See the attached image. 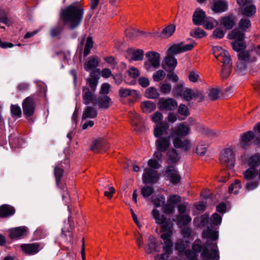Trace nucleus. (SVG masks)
<instances>
[{"instance_id":"63","label":"nucleus","mask_w":260,"mask_h":260,"mask_svg":"<svg viewBox=\"0 0 260 260\" xmlns=\"http://www.w3.org/2000/svg\"><path fill=\"white\" fill-rule=\"evenodd\" d=\"M11 112L13 116L19 117L21 114L20 108L16 105H12L11 107Z\"/></svg>"},{"instance_id":"20","label":"nucleus","mask_w":260,"mask_h":260,"mask_svg":"<svg viewBox=\"0 0 260 260\" xmlns=\"http://www.w3.org/2000/svg\"><path fill=\"white\" fill-rule=\"evenodd\" d=\"M152 216L153 218L154 219L155 222L157 224H162L161 226L166 224H170L172 227V231L173 232V226L171 223L166 222L165 223L166 221V217L162 214H160L159 211L156 209H154L152 211ZM161 233L163 234L162 232V227H161Z\"/></svg>"},{"instance_id":"42","label":"nucleus","mask_w":260,"mask_h":260,"mask_svg":"<svg viewBox=\"0 0 260 260\" xmlns=\"http://www.w3.org/2000/svg\"><path fill=\"white\" fill-rule=\"evenodd\" d=\"M241 187L242 185L240 183V181L238 180H236L235 182L229 186V192L230 193L237 194Z\"/></svg>"},{"instance_id":"30","label":"nucleus","mask_w":260,"mask_h":260,"mask_svg":"<svg viewBox=\"0 0 260 260\" xmlns=\"http://www.w3.org/2000/svg\"><path fill=\"white\" fill-rule=\"evenodd\" d=\"M111 99L107 95H101L98 97L97 104L103 109H107L111 105Z\"/></svg>"},{"instance_id":"7","label":"nucleus","mask_w":260,"mask_h":260,"mask_svg":"<svg viewBox=\"0 0 260 260\" xmlns=\"http://www.w3.org/2000/svg\"><path fill=\"white\" fill-rule=\"evenodd\" d=\"M159 179L157 172L151 168H145L142 176L143 182L144 183H154Z\"/></svg>"},{"instance_id":"34","label":"nucleus","mask_w":260,"mask_h":260,"mask_svg":"<svg viewBox=\"0 0 260 260\" xmlns=\"http://www.w3.org/2000/svg\"><path fill=\"white\" fill-rule=\"evenodd\" d=\"M203 236L207 238V240L204 244H206L207 242H208V244L210 245L212 244H214L213 242H210V240H216L218 237V235L217 232L212 231L210 229L204 232ZM215 244L216 245V243H215Z\"/></svg>"},{"instance_id":"12","label":"nucleus","mask_w":260,"mask_h":260,"mask_svg":"<svg viewBox=\"0 0 260 260\" xmlns=\"http://www.w3.org/2000/svg\"><path fill=\"white\" fill-rule=\"evenodd\" d=\"M93 93L94 92L91 91L88 87H83L82 102L84 104H92L94 106L97 104V100Z\"/></svg>"},{"instance_id":"60","label":"nucleus","mask_w":260,"mask_h":260,"mask_svg":"<svg viewBox=\"0 0 260 260\" xmlns=\"http://www.w3.org/2000/svg\"><path fill=\"white\" fill-rule=\"evenodd\" d=\"M239 27L242 30H245L250 26V21L249 19H242L239 22Z\"/></svg>"},{"instance_id":"22","label":"nucleus","mask_w":260,"mask_h":260,"mask_svg":"<svg viewBox=\"0 0 260 260\" xmlns=\"http://www.w3.org/2000/svg\"><path fill=\"white\" fill-rule=\"evenodd\" d=\"M26 232L25 226H19L9 231V237L12 239H17L23 236Z\"/></svg>"},{"instance_id":"6","label":"nucleus","mask_w":260,"mask_h":260,"mask_svg":"<svg viewBox=\"0 0 260 260\" xmlns=\"http://www.w3.org/2000/svg\"><path fill=\"white\" fill-rule=\"evenodd\" d=\"M220 160L222 164L226 165L228 167H233L235 161L233 150L230 148L223 149L220 153Z\"/></svg>"},{"instance_id":"15","label":"nucleus","mask_w":260,"mask_h":260,"mask_svg":"<svg viewBox=\"0 0 260 260\" xmlns=\"http://www.w3.org/2000/svg\"><path fill=\"white\" fill-rule=\"evenodd\" d=\"M185 100L189 101L192 99L200 98L202 100L203 98L202 93L197 90H192L189 88H185L181 96Z\"/></svg>"},{"instance_id":"54","label":"nucleus","mask_w":260,"mask_h":260,"mask_svg":"<svg viewBox=\"0 0 260 260\" xmlns=\"http://www.w3.org/2000/svg\"><path fill=\"white\" fill-rule=\"evenodd\" d=\"M163 115L159 112H155L151 115V120L155 123L159 124L162 123Z\"/></svg>"},{"instance_id":"53","label":"nucleus","mask_w":260,"mask_h":260,"mask_svg":"<svg viewBox=\"0 0 260 260\" xmlns=\"http://www.w3.org/2000/svg\"><path fill=\"white\" fill-rule=\"evenodd\" d=\"M0 22H3L8 26L11 24V21L8 17L6 12L1 9H0Z\"/></svg>"},{"instance_id":"49","label":"nucleus","mask_w":260,"mask_h":260,"mask_svg":"<svg viewBox=\"0 0 260 260\" xmlns=\"http://www.w3.org/2000/svg\"><path fill=\"white\" fill-rule=\"evenodd\" d=\"M178 223L182 225H187L191 220V217L188 215H179L177 216Z\"/></svg>"},{"instance_id":"52","label":"nucleus","mask_w":260,"mask_h":260,"mask_svg":"<svg viewBox=\"0 0 260 260\" xmlns=\"http://www.w3.org/2000/svg\"><path fill=\"white\" fill-rule=\"evenodd\" d=\"M104 142L101 140H95L91 147L92 151L94 152H99L103 149Z\"/></svg>"},{"instance_id":"40","label":"nucleus","mask_w":260,"mask_h":260,"mask_svg":"<svg viewBox=\"0 0 260 260\" xmlns=\"http://www.w3.org/2000/svg\"><path fill=\"white\" fill-rule=\"evenodd\" d=\"M231 72V60L228 62V63L223 64L222 71L221 73V76L222 79H226L229 75H230Z\"/></svg>"},{"instance_id":"18","label":"nucleus","mask_w":260,"mask_h":260,"mask_svg":"<svg viewBox=\"0 0 260 260\" xmlns=\"http://www.w3.org/2000/svg\"><path fill=\"white\" fill-rule=\"evenodd\" d=\"M126 56L129 60H142L144 56V51L141 49H130L127 52Z\"/></svg>"},{"instance_id":"48","label":"nucleus","mask_w":260,"mask_h":260,"mask_svg":"<svg viewBox=\"0 0 260 260\" xmlns=\"http://www.w3.org/2000/svg\"><path fill=\"white\" fill-rule=\"evenodd\" d=\"M185 88H183V84L179 83L173 89V94L174 96H181Z\"/></svg>"},{"instance_id":"21","label":"nucleus","mask_w":260,"mask_h":260,"mask_svg":"<svg viewBox=\"0 0 260 260\" xmlns=\"http://www.w3.org/2000/svg\"><path fill=\"white\" fill-rule=\"evenodd\" d=\"M212 10L215 12H223L228 10L227 3L223 0H214L211 6Z\"/></svg>"},{"instance_id":"50","label":"nucleus","mask_w":260,"mask_h":260,"mask_svg":"<svg viewBox=\"0 0 260 260\" xmlns=\"http://www.w3.org/2000/svg\"><path fill=\"white\" fill-rule=\"evenodd\" d=\"M54 172L56 178V184L59 186L60 179L62 176L63 170L61 167H60L59 166H56L54 168Z\"/></svg>"},{"instance_id":"39","label":"nucleus","mask_w":260,"mask_h":260,"mask_svg":"<svg viewBox=\"0 0 260 260\" xmlns=\"http://www.w3.org/2000/svg\"><path fill=\"white\" fill-rule=\"evenodd\" d=\"M244 34L238 29H234L229 35V38L230 39H235V40H244Z\"/></svg>"},{"instance_id":"16","label":"nucleus","mask_w":260,"mask_h":260,"mask_svg":"<svg viewBox=\"0 0 260 260\" xmlns=\"http://www.w3.org/2000/svg\"><path fill=\"white\" fill-rule=\"evenodd\" d=\"M170 136L158 138L155 141L156 149L161 151H166L170 145Z\"/></svg>"},{"instance_id":"9","label":"nucleus","mask_w":260,"mask_h":260,"mask_svg":"<svg viewBox=\"0 0 260 260\" xmlns=\"http://www.w3.org/2000/svg\"><path fill=\"white\" fill-rule=\"evenodd\" d=\"M158 106L161 111H171L177 108V103L172 98H161L158 103Z\"/></svg>"},{"instance_id":"19","label":"nucleus","mask_w":260,"mask_h":260,"mask_svg":"<svg viewBox=\"0 0 260 260\" xmlns=\"http://www.w3.org/2000/svg\"><path fill=\"white\" fill-rule=\"evenodd\" d=\"M21 249L28 254H35L38 252L41 249L39 244H23L21 245Z\"/></svg>"},{"instance_id":"57","label":"nucleus","mask_w":260,"mask_h":260,"mask_svg":"<svg viewBox=\"0 0 260 260\" xmlns=\"http://www.w3.org/2000/svg\"><path fill=\"white\" fill-rule=\"evenodd\" d=\"M153 192V188L149 186H145L141 189V194L144 198L149 197Z\"/></svg>"},{"instance_id":"17","label":"nucleus","mask_w":260,"mask_h":260,"mask_svg":"<svg viewBox=\"0 0 260 260\" xmlns=\"http://www.w3.org/2000/svg\"><path fill=\"white\" fill-rule=\"evenodd\" d=\"M169 125L167 124L160 123L156 124L154 127L153 135L155 137L159 138L163 135H168Z\"/></svg>"},{"instance_id":"8","label":"nucleus","mask_w":260,"mask_h":260,"mask_svg":"<svg viewBox=\"0 0 260 260\" xmlns=\"http://www.w3.org/2000/svg\"><path fill=\"white\" fill-rule=\"evenodd\" d=\"M161 249V243H159L155 237L152 236L149 237L147 244L145 246V251L148 254L158 252Z\"/></svg>"},{"instance_id":"1","label":"nucleus","mask_w":260,"mask_h":260,"mask_svg":"<svg viewBox=\"0 0 260 260\" xmlns=\"http://www.w3.org/2000/svg\"><path fill=\"white\" fill-rule=\"evenodd\" d=\"M248 164L251 167L244 172V178L248 180L256 178V180L247 182L246 187L249 190H253L258 187L260 182V169L258 170L255 169L260 165V154L256 153L250 156L248 159Z\"/></svg>"},{"instance_id":"14","label":"nucleus","mask_w":260,"mask_h":260,"mask_svg":"<svg viewBox=\"0 0 260 260\" xmlns=\"http://www.w3.org/2000/svg\"><path fill=\"white\" fill-rule=\"evenodd\" d=\"M164 173V175L168 177L173 183H177L180 180V177L174 166H170L167 167Z\"/></svg>"},{"instance_id":"47","label":"nucleus","mask_w":260,"mask_h":260,"mask_svg":"<svg viewBox=\"0 0 260 260\" xmlns=\"http://www.w3.org/2000/svg\"><path fill=\"white\" fill-rule=\"evenodd\" d=\"M93 47V41L90 37H87L86 44L84 47L83 55L84 56H87L90 53L91 49Z\"/></svg>"},{"instance_id":"62","label":"nucleus","mask_w":260,"mask_h":260,"mask_svg":"<svg viewBox=\"0 0 260 260\" xmlns=\"http://www.w3.org/2000/svg\"><path fill=\"white\" fill-rule=\"evenodd\" d=\"M153 202L156 207H159L165 203V198L163 196L159 195L153 199Z\"/></svg>"},{"instance_id":"26","label":"nucleus","mask_w":260,"mask_h":260,"mask_svg":"<svg viewBox=\"0 0 260 260\" xmlns=\"http://www.w3.org/2000/svg\"><path fill=\"white\" fill-rule=\"evenodd\" d=\"M173 144L175 148H181L183 150L187 151L190 147V142L188 140H181L179 137L174 139Z\"/></svg>"},{"instance_id":"29","label":"nucleus","mask_w":260,"mask_h":260,"mask_svg":"<svg viewBox=\"0 0 260 260\" xmlns=\"http://www.w3.org/2000/svg\"><path fill=\"white\" fill-rule=\"evenodd\" d=\"M205 19V14L204 12L200 9H197L193 13L192 16L193 23L195 25H200Z\"/></svg>"},{"instance_id":"36","label":"nucleus","mask_w":260,"mask_h":260,"mask_svg":"<svg viewBox=\"0 0 260 260\" xmlns=\"http://www.w3.org/2000/svg\"><path fill=\"white\" fill-rule=\"evenodd\" d=\"M165 63L168 67V71L174 70L177 64L176 59L172 56L171 54H169L165 58Z\"/></svg>"},{"instance_id":"37","label":"nucleus","mask_w":260,"mask_h":260,"mask_svg":"<svg viewBox=\"0 0 260 260\" xmlns=\"http://www.w3.org/2000/svg\"><path fill=\"white\" fill-rule=\"evenodd\" d=\"M240 10L243 15L248 17L253 15L256 11L255 6L252 4L244 7H241Z\"/></svg>"},{"instance_id":"28","label":"nucleus","mask_w":260,"mask_h":260,"mask_svg":"<svg viewBox=\"0 0 260 260\" xmlns=\"http://www.w3.org/2000/svg\"><path fill=\"white\" fill-rule=\"evenodd\" d=\"M239 62L237 63V68L242 70L245 68V62L250 60V55L248 52H241L238 55Z\"/></svg>"},{"instance_id":"55","label":"nucleus","mask_w":260,"mask_h":260,"mask_svg":"<svg viewBox=\"0 0 260 260\" xmlns=\"http://www.w3.org/2000/svg\"><path fill=\"white\" fill-rule=\"evenodd\" d=\"M172 86L169 83H162L160 84V90L164 94H169L171 91Z\"/></svg>"},{"instance_id":"45","label":"nucleus","mask_w":260,"mask_h":260,"mask_svg":"<svg viewBox=\"0 0 260 260\" xmlns=\"http://www.w3.org/2000/svg\"><path fill=\"white\" fill-rule=\"evenodd\" d=\"M233 49L237 52L245 48L246 45L244 40H235L232 43Z\"/></svg>"},{"instance_id":"51","label":"nucleus","mask_w":260,"mask_h":260,"mask_svg":"<svg viewBox=\"0 0 260 260\" xmlns=\"http://www.w3.org/2000/svg\"><path fill=\"white\" fill-rule=\"evenodd\" d=\"M190 35L196 38H201L206 36V32L201 28H197L191 30L190 32Z\"/></svg>"},{"instance_id":"56","label":"nucleus","mask_w":260,"mask_h":260,"mask_svg":"<svg viewBox=\"0 0 260 260\" xmlns=\"http://www.w3.org/2000/svg\"><path fill=\"white\" fill-rule=\"evenodd\" d=\"M166 76L165 72L162 70H158L155 72L153 75L154 81L158 82L161 81Z\"/></svg>"},{"instance_id":"38","label":"nucleus","mask_w":260,"mask_h":260,"mask_svg":"<svg viewBox=\"0 0 260 260\" xmlns=\"http://www.w3.org/2000/svg\"><path fill=\"white\" fill-rule=\"evenodd\" d=\"M175 30V26L171 24L165 27L161 32L160 36L163 38H167L172 36Z\"/></svg>"},{"instance_id":"35","label":"nucleus","mask_w":260,"mask_h":260,"mask_svg":"<svg viewBox=\"0 0 260 260\" xmlns=\"http://www.w3.org/2000/svg\"><path fill=\"white\" fill-rule=\"evenodd\" d=\"M167 161L168 163H175L179 159V156L175 149L172 148L169 149L167 153Z\"/></svg>"},{"instance_id":"24","label":"nucleus","mask_w":260,"mask_h":260,"mask_svg":"<svg viewBox=\"0 0 260 260\" xmlns=\"http://www.w3.org/2000/svg\"><path fill=\"white\" fill-rule=\"evenodd\" d=\"M254 134L252 131L244 133L240 138V146L243 148H246L250 145L251 141L254 138Z\"/></svg>"},{"instance_id":"2","label":"nucleus","mask_w":260,"mask_h":260,"mask_svg":"<svg viewBox=\"0 0 260 260\" xmlns=\"http://www.w3.org/2000/svg\"><path fill=\"white\" fill-rule=\"evenodd\" d=\"M61 15L64 24L74 29L82 20L83 9L78 3H74L62 10Z\"/></svg>"},{"instance_id":"4","label":"nucleus","mask_w":260,"mask_h":260,"mask_svg":"<svg viewBox=\"0 0 260 260\" xmlns=\"http://www.w3.org/2000/svg\"><path fill=\"white\" fill-rule=\"evenodd\" d=\"M148 60L144 63V67L147 71H152L158 68L160 66V55L154 51L148 52L146 53Z\"/></svg>"},{"instance_id":"61","label":"nucleus","mask_w":260,"mask_h":260,"mask_svg":"<svg viewBox=\"0 0 260 260\" xmlns=\"http://www.w3.org/2000/svg\"><path fill=\"white\" fill-rule=\"evenodd\" d=\"M178 112L181 115L187 116L189 115V111L187 107L184 105L181 104L178 107Z\"/></svg>"},{"instance_id":"27","label":"nucleus","mask_w":260,"mask_h":260,"mask_svg":"<svg viewBox=\"0 0 260 260\" xmlns=\"http://www.w3.org/2000/svg\"><path fill=\"white\" fill-rule=\"evenodd\" d=\"M15 212V208L9 205L5 204L0 206V217L5 218L12 216Z\"/></svg>"},{"instance_id":"5","label":"nucleus","mask_w":260,"mask_h":260,"mask_svg":"<svg viewBox=\"0 0 260 260\" xmlns=\"http://www.w3.org/2000/svg\"><path fill=\"white\" fill-rule=\"evenodd\" d=\"M212 51L215 57L223 64L228 63L231 60L229 52L221 47L218 46L213 47Z\"/></svg>"},{"instance_id":"59","label":"nucleus","mask_w":260,"mask_h":260,"mask_svg":"<svg viewBox=\"0 0 260 260\" xmlns=\"http://www.w3.org/2000/svg\"><path fill=\"white\" fill-rule=\"evenodd\" d=\"M188 79L190 82H198L200 79V76L198 72L196 70L191 71L189 74Z\"/></svg>"},{"instance_id":"23","label":"nucleus","mask_w":260,"mask_h":260,"mask_svg":"<svg viewBox=\"0 0 260 260\" xmlns=\"http://www.w3.org/2000/svg\"><path fill=\"white\" fill-rule=\"evenodd\" d=\"M100 73V69H97L96 71L91 72V78L87 79V82L91 89L90 90L92 91V92L95 91L96 87L98 84L99 77L98 76H96V74H98L99 75Z\"/></svg>"},{"instance_id":"13","label":"nucleus","mask_w":260,"mask_h":260,"mask_svg":"<svg viewBox=\"0 0 260 260\" xmlns=\"http://www.w3.org/2000/svg\"><path fill=\"white\" fill-rule=\"evenodd\" d=\"M190 127L184 123L176 125L171 130V135L175 137H185L190 133Z\"/></svg>"},{"instance_id":"32","label":"nucleus","mask_w":260,"mask_h":260,"mask_svg":"<svg viewBox=\"0 0 260 260\" xmlns=\"http://www.w3.org/2000/svg\"><path fill=\"white\" fill-rule=\"evenodd\" d=\"M97 111L93 107L90 106L86 107L82 114V119L87 118H94L97 116Z\"/></svg>"},{"instance_id":"46","label":"nucleus","mask_w":260,"mask_h":260,"mask_svg":"<svg viewBox=\"0 0 260 260\" xmlns=\"http://www.w3.org/2000/svg\"><path fill=\"white\" fill-rule=\"evenodd\" d=\"M145 95L149 99H156L159 96V94L155 88L150 87L147 89Z\"/></svg>"},{"instance_id":"25","label":"nucleus","mask_w":260,"mask_h":260,"mask_svg":"<svg viewBox=\"0 0 260 260\" xmlns=\"http://www.w3.org/2000/svg\"><path fill=\"white\" fill-rule=\"evenodd\" d=\"M99 62V60L96 56H90L84 63V69L87 72L96 71L97 69L95 70H93L98 66Z\"/></svg>"},{"instance_id":"31","label":"nucleus","mask_w":260,"mask_h":260,"mask_svg":"<svg viewBox=\"0 0 260 260\" xmlns=\"http://www.w3.org/2000/svg\"><path fill=\"white\" fill-rule=\"evenodd\" d=\"M220 23L226 29H230L235 23V18L232 15L225 16L221 19Z\"/></svg>"},{"instance_id":"41","label":"nucleus","mask_w":260,"mask_h":260,"mask_svg":"<svg viewBox=\"0 0 260 260\" xmlns=\"http://www.w3.org/2000/svg\"><path fill=\"white\" fill-rule=\"evenodd\" d=\"M129 117L132 120L133 125L138 126L143 124V120L135 111L132 112L129 114Z\"/></svg>"},{"instance_id":"3","label":"nucleus","mask_w":260,"mask_h":260,"mask_svg":"<svg viewBox=\"0 0 260 260\" xmlns=\"http://www.w3.org/2000/svg\"><path fill=\"white\" fill-rule=\"evenodd\" d=\"M163 234L160 235L161 238L164 240L165 245L164 246V253L157 254L155 256V260H167L169 254L172 252L173 242L171 241L172 235V227L170 224H166L162 226Z\"/></svg>"},{"instance_id":"10","label":"nucleus","mask_w":260,"mask_h":260,"mask_svg":"<svg viewBox=\"0 0 260 260\" xmlns=\"http://www.w3.org/2000/svg\"><path fill=\"white\" fill-rule=\"evenodd\" d=\"M194 47L193 44H184L183 43L174 44L171 46L168 52L169 54H176L181 52L191 50Z\"/></svg>"},{"instance_id":"11","label":"nucleus","mask_w":260,"mask_h":260,"mask_svg":"<svg viewBox=\"0 0 260 260\" xmlns=\"http://www.w3.org/2000/svg\"><path fill=\"white\" fill-rule=\"evenodd\" d=\"M22 108L23 113L25 116L30 117L34 114L35 103L32 96L27 97L23 100Z\"/></svg>"},{"instance_id":"64","label":"nucleus","mask_w":260,"mask_h":260,"mask_svg":"<svg viewBox=\"0 0 260 260\" xmlns=\"http://www.w3.org/2000/svg\"><path fill=\"white\" fill-rule=\"evenodd\" d=\"M128 75L133 78H136L139 76V71L137 68L134 67H131L128 70Z\"/></svg>"},{"instance_id":"58","label":"nucleus","mask_w":260,"mask_h":260,"mask_svg":"<svg viewBox=\"0 0 260 260\" xmlns=\"http://www.w3.org/2000/svg\"><path fill=\"white\" fill-rule=\"evenodd\" d=\"M181 201V198L176 194L170 195L168 197L167 202L173 204L174 206Z\"/></svg>"},{"instance_id":"44","label":"nucleus","mask_w":260,"mask_h":260,"mask_svg":"<svg viewBox=\"0 0 260 260\" xmlns=\"http://www.w3.org/2000/svg\"><path fill=\"white\" fill-rule=\"evenodd\" d=\"M217 24V22L212 18H207L203 21L204 27L207 29H211Z\"/></svg>"},{"instance_id":"43","label":"nucleus","mask_w":260,"mask_h":260,"mask_svg":"<svg viewBox=\"0 0 260 260\" xmlns=\"http://www.w3.org/2000/svg\"><path fill=\"white\" fill-rule=\"evenodd\" d=\"M138 92L135 90H130L128 88H120L119 90V95L121 98H126L131 95H137Z\"/></svg>"},{"instance_id":"33","label":"nucleus","mask_w":260,"mask_h":260,"mask_svg":"<svg viewBox=\"0 0 260 260\" xmlns=\"http://www.w3.org/2000/svg\"><path fill=\"white\" fill-rule=\"evenodd\" d=\"M141 109L143 112L149 113L153 111L156 108L155 104L150 101H146L141 103Z\"/></svg>"}]
</instances>
